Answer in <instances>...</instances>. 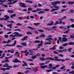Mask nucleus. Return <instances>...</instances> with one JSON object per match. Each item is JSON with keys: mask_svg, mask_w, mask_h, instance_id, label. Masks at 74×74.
<instances>
[{"mask_svg": "<svg viewBox=\"0 0 74 74\" xmlns=\"http://www.w3.org/2000/svg\"><path fill=\"white\" fill-rule=\"evenodd\" d=\"M51 37H52V36L51 35H49L47 36V38H51Z\"/></svg>", "mask_w": 74, "mask_h": 74, "instance_id": "obj_58", "label": "nucleus"}, {"mask_svg": "<svg viewBox=\"0 0 74 74\" xmlns=\"http://www.w3.org/2000/svg\"><path fill=\"white\" fill-rule=\"evenodd\" d=\"M4 36L5 37V38H8V35H4Z\"/></svg>", "mask_w": 74, "mask_h": 74, "instance_id": "obj_62", "label": "nucleus"}, {"mask_svg": "<svg viewBox=\"0 0 74 74\" xmlns=\"http://www.w3.org/2000/svg\"><path fill=\"white\" fill-rule=\"evenodd\" d=\"M68 39L67 38H62V41L64 42H67V41Z\"/></svg>", "mask_w": 74, "mask_h": 74, "instance_id": "obj_9", "label": "nucleus"}, {"mask_svg": "<svg viewBox=\"0 0 74 74\" xmlns=\"http://www.w3.org/2000/svg\"><path fill=\"white\" fill-rule=\"evenodd\" d=\"M7 1L6 0H4L3 1L2 0H0V2H1V3H3V2H6Z\"/></svg>", "mask_w": 74, "mask_h": 74, "instance_id": "obj_39", "label": "nucleus"}, {"mask_svg": "<svg viewBox=\"0 0 74 74\" xmlns=\"http://www.w3.org/2000/svg\"><path fill=\"white\" fill-rule=\"evenodd\" d=\"M24 17H18V19H23Z\"/></svg>", "mask_w": 74, "mask_h": 74, "instance_id": "obj_56", "label": "nucleus"}, {"mask_svg": "<svg viewBox=\"0 0 74 74\" xmlns=\"http://www.w3.org/2000/svg\"><path fill=\"white\" fill-rule=\"evenodd\" d=\"M27 27V28H29V29H31V30H36L35 28H33L31 27H29L28 26V27Z\"/></svg>", "mask_w": 74, "mask_h": 74, "instance_id": "obj_17", "label": "nucleus"}, {"mask_svg": "<svg viewBox=\"0 0 74 74\" xmlns=\"http://www.w3.org/2000/svg\"><path fill=\"white\" fill-rule=\"evenodd\" d=\"M6 30H7V31H9V32H11L12 31V29H6Z\"/></svg>", "mask_w": 74, "mask_h": 74, "instance_id": "obj_41", "label": "nucleus"}, {"mask_svg": "<svg viewBox=\"0 0 74 74\" xmlns=\"http://www.w3.org/2000/svg\"><path fill=\"white\" fill-rule=\"evenodd\" d=\"M52 71V70H46V71L47 72H50V71Z\"/></svg>", "mask_w": 74, "mask_h": 74, "instance_id": "obj_59", "label": "nucleus"}, {"mask_svg": "<svg viewBox=\"0 0 74 74\" xmlns=\"http://www.w3.org/2000/svg\"><path fill=\"white\" fill-rule=\"evenodd\" d=\"M23 63H24V64H23L22 65V66L23 67H24V66H27V64L25 62H24V61H23Z\"/></svg>", "mask_w": 74, "mask_h": 74, "instance_id": "obj_10", "label": "nucleus"}, {"mask_svg": "<svg viewBox=\"0 0 74 74\" xmlns=\"http://www.w3.org/2000/svg\"><path fill=\"white\" fill-rule=\"evenodd\" d=\"M67 45H68V44L64 43V44H63V46L64 47H65V46H67Z\"/></svg>", "mask_w": 74, "mask_h": 74, "instance_id": "obj_57", "label": "nucleus"}, {"mask_svg": "<svg viewBox=\"0 0 74 74\" xmlns=\"http://www.w3.org/2000/svg\"><path fill=\"white\" fill-rule=\"evenodd\" d=\"M74 44V42H70L69 43V45H73Z\"/></svg>", "mask_w": 74, "mask_h": 74, "instance_id": "obj_42", "label": "nucleus"}, {"mask_svg": "<svg viewBox=\"0 0 74 74\" xmlns=\"http://www.w3.org/2000/svg\"><path fill=\"white\" fill-rule=\"evenodd\" d=\"M16 43V40H15L14 41V43L12 44V46L13 47H14V46H15Z\"/></svg>", "mask_w": 74, "mask_h": 74, "instance_id": "obj_27", "label": "nucleus"}, {"mask_svg": "<svg viewBox=\"0 0 74 74\" xmlns=\"http://www.w3.org/2000/svg\"><path fill=\"white\" fill-rule=\"evenodd\" d=\"M62 50V52H66V51H67V49H64Z\"/></svg>", "mask_w": 74, "mask_h": 74, "instance_id": "obj_63", "label": "nucleus"}, {"mask_svg": "<svg viewBox=\"0 0 74 74\" xmlns=\"http://www.w3.org/2000/svg\"><path fill=\"white\" fill-rule=\"evenodd\" d=\"M69 11L71 13H73V12H74V10H73L72 9H71V10H70Z\"/></svg>", "mask_w": 74, "mask_h": 74, "instance_id": "obj_43", "label": "nucleus"}, {"mask_svg": "<svg viewBox=\"0 0 74 74\" xmlns=\"http://www.w3.org/2000/svg\"><path fill=\"white\" fill-rule=\"evenodd\" d=\"M32 70L33 71H34V72L37 71V69L36 68Z\"/></svg>", "mask_w": 74, "mask_h": 74, "instance_id": "obj_32", "label": "nucleus"}, {"mask_svg": "<svg viewBox=\"0 0 74 74\" xmlns=\"http://www.w3.org/2000/svg\"><path fill=\"white\" fill-rule=\"evenodd\" d=\"M59 22L58 21H57L56 22V23H55V25H58V24H59Z\"/></svg>", "mask_w": 74, "mask_h": 74, "instance_id": "obj_44", "label": "nucleus"}, {"mask_svg": "<svg viewBox=\"0 0 74 74\" xmlns=\"http://www.w3.org/2000/svg\"><path fill=\"white\" fill-rule=\"evenodd\" d=\"M38 6L39 7H41L42 5L41 4L39 3L38 5Z\"/></svg>", "mask_w": 74, "mask_h": 74, "instance_id": "obj_51", "label": "nucleus"}, {"mask_svg": "<svg viewBox=\"0 0 74 74\" xmlns=\"http://www.w3.org/2000/svg\"><path fill=\"white\" fill-rule=\"evenodd\" d=\"M25 5V4L24 3H20L19 5L21 6V7H26V6Z\"/></svg>", "mask_w": 74, "mask_h": 74, "instance_id": "obj_5", "label": "nucleus"}, {"mask_svg": "<svg viewBox=\"0 0 74 74\" xmlns=\"http://www.w3.org/2000/svg\"><path fill=\"white\" fill-rule=\"evenodd\" d=\"M12 62L14 63H21V61L18 60L17 59H14V60L12 61Z\"/></svg>", "mask_w": 74, "mask_h": 74, "instance_id": "obj_4", "label": "nucleus"}, {"mask_svg": "<svg viewBox=\"0 0 74 74\" xmlns=\"http://www.w3.org/2000/svg\"><path fill=\"white\" fill-rule=\"evenodd\" d=\"M25 2L26 3H33V1L29 0H26L25 1Z\"/></svg>", "mask_w": 74, "mask_h": 74, "instance_id": "obj_16", "label": "nucleus"}, {"mask_svg": "<svg viewBox=\"0 0 74 74\" xmlns=\"http://www.w3.org/2000/svg\"><path fill=\"white\" fill-rule=\"evenodd\" d=\"M54 24L53 22H52L51 23L48 24H47L48 26H51V25H53Z\"/></svg>", "mask_w": 74, "mask_h": 74, "instance_id": "obj_23", "label": "nucleus"}, {"mask_svg": "<svg viewBox=\"0 0 74 74\" xmlns=\"http://www.w3.org/2000/svg\"><path fill=\"white\" fill-rule=\"evenodd\" d=\"M37 56L36 55H34V56H32L31 58L32 59H35L36 58H37Z\"/></svg>", "mask_w": 74, "mask_h": 74, "instance_id": "obj_20", "label": "nucleus"}, {"mask_svg": "<svg viewBox=\"0 0 74 74\" xmlns=\"http://www.w3.org/2000/svg\"><path fill=\"white\" fill-rule=\"evenodd\" d=\"M45 60H52V58L50 57L49 58H47L46 59H45Z\"/></svg>", "mask_w": 74, "mask_h": 74, "instance_id": "obj_26", "label": "nucleus"}, {"mask_svg": "<svg viewBox=\"0 0 74 74\" xmlns=\"http://www.w3.org/2000/svg\"><path fill=\"white\" fill-rule=\"evenodd\" d=\"M54 58H51V60H56V61H60L62 62V59H58V57H55Z\"/></svg>", "mask_w": 74, "mask_h": 74, "instance_id": "obj_2", "label": "nucleus"}, {"mask_svg": "<svg viewBox=\"0 0 74 74\" xmlns=\"http://www.w3.org/2000/svg\"><path fill=\"white\" fill-rule=\"evenodd\" d=\"M3 67H10V68H12V66H9L8 64V63H6L5 65H3Z\"/></svg>", "mask_w": 74, "mask_h": 74, "instance_id": "obj_6", "label": "nucleus"}, {"mask_svg": "<svg viewBox=\"0 0 74 74\" xmlns=\"http://www.w3.org/2000/svg\"><path fill=\"white\" fill-rule=\"evenodd\" d=\"M35 43H39V42H40V41L39 40H36L35 41Z\"/></svg>", "mask_w": 74, "mask_h": 74, "instance_id": "obj_46", "label": "nucleus"}, {"mask_svg": "<svg viewBox=\"0 0 74 74\" xmlns=\"http://www.w3.org/2000/svg\"><path fill=\"white\" fill-rule=\"evenodd\" d=\"M14 52V50L13 49H11L10 50V53H13Z\"/></svg>", "mask_w": 74, "mask_h": 74, "instance_id": "obj_38", "label": "nucleus"}, {"mask_svg": "<svg viewBox=\"0 0 74 74\" xmlns=\"http://www.w3.org/2000/svg\"><path fill=\"white\" fill-rule=\"evenodd\" d=\"M40 23H34V25H36V26H38V25H40Z\"/></svg>", "mask_w": 74, "mask_h": 74, "instance_id": "obj_36", "label": "nucleus"}, {"mask_svg": "<svg viewBox=\"0 0 74 74\" xmlns=\"http://www.w3.org/2000/svg\"><path fill=\"white\" fill-rule=\"evenodd\" d=\"M4 17L6 18H4L5 21H6V20H8L9 19V16L7 15H5L4 16Z\"/></svg>", "mask_w": 74, "mask_h": 74, "instance_id": "obj_8", "label": "nucleus"}, {"mask_svg": "<svg viewBox=\"0 0 74 74\" xmlns=\"http://www.w3.org/2000/svg\"><path fill=\"white\" fill-rule=\"evenodd\" d=\"M14 12V11L13 10H8V12H9V13H13Z\"/></svg>", "mask_w": 74, "mask_h": 74, "instance_id": "obj_15", "label": "nucleus"}, {"mask_svg": "<svg viewBox=\"0 0 74 74\" xmlns=\"http://www.w3.org/2000/svg\"><path fill=\"white\" fill-rule=\"evenodd\" d=\"M21 52L22 53H26V52H27V51L26 50L25 51H21Z\"/></svg>", "mask_w": 74, "mask_h": 74, "instance_id": "obj_53", "label": "nucleus"}, {"mask_svg": "<svg viewBox=\"0 0 74 74\" xmlns=\"http://www.w3.org/2000/svg\"><path fill=\"white\" fill-rule=\"evenodd\" d=\"M18 74H24V73L21 72H18Z\"/></svg>", "mask_w": 74, "mask_h": 74, "instance_id": "obj_64", "label": "nucleus"}, {"mask_svg": "<svg viewBox=\"0 0 74 74\" xmlns=\"http://www.w3.org/2000/svg\"><path fill=\"white\" fill-rule=\"evenodd\" d=\"M16 35H13V34H11L10 35V37H16Z\"/></svg>", "mask_w": 74, "mask_h": 74, "instance_id": "obj_29", "label": "nucleus"}, {"mask_svg": "<svg viewBox=\"0 0 74 74\" xmlns=\"http://www.w3.org/2000/svg\"><path fill=\"white\" fill-rule=\"evenodd\" d=\"M66 19V16H64L61 18L58 19V20L59 21H62V20H63V19Z\"/></svg>", "mask_w": 74, "mask_h": 74, "instance_id": "obj_11", "label": "nucleus"}, {"mask_svg": "<svg viewBox=\"0 0 74 74\" xmlns=\"http://www.w3.org/2000/svg\"><path fill=\"white\" fill-rule=\"evenodd\" d=\"M6 46H8V47H13L12 45H8V44H6Z\"/></svg>", "mask_w": 74, "mask_h": 74, "instance_id": "obj_49", "label": "nucleus"}, {"mask_svg": "<svg viewBox=\"0 0 74 74\" xmlns=\"http://www.w3.org/2000/svg\"><path fill=\"white\" fill-rule=\"evenodd\" d=\"M42 41H41V43L40 44H38V46H42Z\"/></svg>", "mask_w": 74, "mask_h": 74, "instance_id": "obj_28", "label": "nucleus"}, {"mask_svg": "<svg viewBox=\"0 0 74 74\" xmlns=\"http://www.w3.org/2000/svg\"><path fill=\"white\" fill-rule=\"evenodd\" d=\"M45 45H47L48 44H49V45H50V44H51V42H47L46 43H45Z\"/></svg>", "mask_w": 74, "mask_h": 74, "instance_id": "obj_31", "label": "nucleus"}, {"mask_svg": "<svg viewBox=\"0 0 74 74\" xmlns=\"http://www.w3.org/2000/svg\"><path fill=\"white\" fill-rule=\"evenodd\" d=\"M49 69H50L51 68H52L51 67H52V64H49Z\"/></svg>", "mask_w": 74, "mask_h": 74, "instance_id": "obj_33", "label": "nucleus"}, {"mask_svg": "<svg viewBox=\"0 0 74 74\" xmlns=\"http://www.w3.org/2000/svg\"><path fill=\"white\" fill-rule=\"evenodd\" d=\"M39 59L40 60L42 61H44V60H45V58H44L40 57L39 58Z\"/></svg>", "mask_w": 74, "mask_h": 74, "instance_id": "obj_18", "label": "nucleus"}, {"mask_svg": "<svg viewBox=\"0 0 74 74\" xmlns=\"http://www.w3.org/2000/svg\"><path fill=\"white\" fill-rule=\"evenodd\" d=\"M21 44H22V45L25 47H26V45H27V44L25 43H21Z\"/></svg>", "mask_w": 74, "mask_h": 74, "instance_id": "obj_21", "label": "nucleus"}, {"mask_svg": "<svg viewBox=\"0 0 74 74\" xmlns=\"http://www.w3.org/2000/svg\"><path fill=\"white\" fill-rule=\"evenodd\" d=\"M2 55L3 56L0 57V59H2V58H4V56H5V53H3L2 54Z\"/></svg>", "mask_w": 74, "mask_h": 74, "instance_id": "obj_30", "label": "nucleus"}, {"mask_svg": "<svg viewBox=\"0 0 74 74\" xmlns=\"http://www.w3.org/2000/svg\"><path fill=\"white\" fill-rule=\"evenodd\" d=\"M3 7H6V8H7L8 7V5H7L3 4Z\"/></svg>", "mask_w": 74, "mask_h": 74, "instance_id": "obj_45", "label": "nucleus"}, {"mask_svg": "<svg viewBox=\"0 0 74 74\" xmlns=\"http://www.w3.org/2000/svg\"><path fill=\"white\" fill-rule=\"evenodd\" d=\"M69 4H73V2H68Z\"/></svg>", "mask_w": 74, "mask_h": 74, "instance_id": "obj_52", "label": "nucleus"}, {"mask_svg": "<svg viewBox=\"0 0 74 74\" xmlns=\"http://www.w3.org/2000/svg\"><path fill=\"white\" fill-rule=\"evenodd\" d=\"M50 69H53L54 70H55V69H56V67L55 66L50 68Z\"/></svg>", "mask_w": 74, "mask_h": 74, "instance_id": "obj_48", "label": "nucleus"}, {"mask_svg": "<svg viewBox=\"0 0 74 74\" xmlns=\"http://www.w3.org/2000/svg\"><path fill=\"white\" fill-rule=\"evenodd\" d=\"M21 47H23L20 45H17L16 46V48H20Z\"/></svg>", "mask_w": 74, "mask_h": 74, "instance_id": "obj_47", "label": "nucleus"}, {"mask_svg": "<svg viewBox=\"0 0 74 74\" xmlns=\"http://www.w3.org/2000/svg\"><path fill=\"white\" fill-rule=\"evenodd\" d=\"M38 14H44V13H45V12L44 11H42L38 12Z\"/></svg>", "mask_w": 74, "mask_h": 74, "instance_id": "obj_19", "label": "nucleus"}, {"mask_svg": "<svg viewBox=\"0 0 74 74\" xmlns=\"http://www.w3.org/2000/svg\"><path fill=\"white\" fill-rule=\"evenodd\" d=\"M50 7L51 8H54L52 9V10H51L50 11L51 12H53V11H58V10H59V9H60V7L56 5H54L53 6H50Z\"/></svg>", "mask_w": 74, "mask_h": 74, "instance_id": "obj_1", "label": "nucleus"}, {"mask_svg": "<svg viewBox=\"0 0 74 74\" xmlns=\"http://www.w3.org/2000/svg\"><path fill=\"white\" fill-rule=\"evenodd\" d=\"M43 11H50V10L48 9H46L45 10H43Z\"/></svg>", "mask_w": 74, "mask_h": 74, "instance_id": "obj_35", "label": "nucleus"}, {"mask_svg": "<svg viewBox=\"0 0 74 74\" xmlns=\"http://www.w3.org/2000/svg\"><path fill=\"white\" fill-rule=\"evenodd\" d=\"M40 37L42 38L45 37V35H44V34H42L40 35Z\"/></svg>", "mask_w": 74, "mask_h": 74, "instance_id": "obj_25", "label": "nucleus"}, {"mask_svg": "<svg viewBox=\"0 0 74 74\" xmlns=\"http://www.w3.org/2000/svg\"><path fill=\"white\" fill-rule=\"evenodd\" d=\"M52 5H56L57 4H60V2L59 1H56L55 2H53L51 3Z\"/></svg>", "mask_w": 74, "mask_h": 74, "instance_id": "obj_3", "label": "nucleus"}, {"mask_svg": "<svg viewBox=\"0 0 74 74\" xmlns=\"http://www.w3.org/2000/svg\"><path fill=\"white\" fill-rule=\"evenodd\" d=\"M45 29L46 30H53V28H51L49 27L45 28Z\"/></svg>", "mask_w": 74, "mask_h": 74, "instance_id": "obj_14", "label": "nucleus"}, {"mask_svg": "<svg viewBox=\"0 0 74 74\" xmlns=\"http://www.w3.org/2000/svg\"><path fill=\"white\" fill-rule=\"evenodd\" d=\"M66 10V9H62L61 10V12H64V11H65Z\"/></svg>", "mask_w": 74, "mask_h": 74, "instance_id": "obj_61", "label": "nucleus"}, {"mask_svg": "<svg viewBox=\"0 0 74 74\" xmlns=\"http://www.w3.org/2000/svg\"><path fill=\"white\" fill-rule=\"evenodd\" d=\"M26 33L27 34H33L30 31H28Z\"/></svg>", "mask_w": 74, "mask_h": 74, "instance_id": "obj_24", "label": "nucleus"}, {"mask_svg": "<svg viewBox=\"0 0 74 74\" xmlns=\"http://www.w3.org/2000/svg\"><path fill=\"white\" fill-rule=\"evenodd\" d=\"M12 26V24L11 23V24H9L7 25V26L8 27H10V26Z\"/></svg>", "mask_w": 74, "mask_h": 74, "instance_id": "obj_54", "label": "nucleus"}, {"mask_svg": "<svg viewBox=\"0 0 74 74\" xmlns=\"http://www.w3.org/2000/svg\"><path fill=\"white\" fill-rule=\"evenodd\" d=\"M64 68H66V66H63L62 67H61L60 68V70H63V69H64Z\"/></svg>", "mask_w": 74, "mask_h": 74, "instance_id": "obj_37", "label": "nucleus"}, {"mask_svg": "<svg viewBox=\"0 0 74 74\" xmlns=\"http://www.w3.org/2000/svg\"><path fill=\"white\" fill-rule=\"evenodd\" d=\"M41 10H42V9L41 8H38L36 9L37 11H40Z\"/></svg>", "mask_w": 74, "mask_h": 74, "instance_id": "obj_34", "label": "nucleus"}, {"mask_svg": "<svg viewBox=\"0 0 74 74\" xmlns=\"http://www.w3.org/2000/svg\"><path fill=\"white\" fill-rule=\"evenodd\" d=\"M27 38V36H25L23 38H22L21 39V40H22V41H25V40H27L28 39Z\"/></svg>", "mask_w": 74, "mask_h": 74, "instance_id": "obj_12", "label": "nucleus"}, {"mask_svg": "<svg viewBox=\"0 0 74 74\" xmlns=\"http://www.w3.org/2000/svg\"><path fill=\"white\" fill-rule=\"evenodd\" d=\"M29 53L30 55H34L33 54V51L32 49H30L29 50Z\"/></svg>", "mask_w": 74, "mask_h": 74, "instance_id": "obj_7", "label": "nucleus"}, {"mask_svg": "<svg viewBox=\"0 0 74 74\" xmlns=\"http://www.w3.org/2000/svg\"><path fill=\"white\" fill-rule=\"evenodd\" d=\"M55 47H56V46H55L53 47V50H55L56 48Z\"/></svg>", "mask_w": 74, "mask_h": 74, "instance_id": "obj_60", "label": "nucleus"}, {"mask_svg": "<svg viewBox=\"0 0 74 74\" xmlns=\"http://www.w3.org/2000/svg\"><path fill=\"white\" fill-rule=\"evenodd\" d=\"M70 59H65V60L63 59H61V62H66V60H69Z\"/></svg>", "mask_w": 74, "mask_h": 74, "instance_id": "obj_13", "label": "nucleus"}, {"mask_svg": "<svg viewBox=\"0 0 74 74\" xmlns=\"http://www.w3.org/2000/svg\"><path fill=\"white\" fill-rule=\"evenodd\" d=\"M29 52H27L25 54V56H28V55H29Z\"/></svg>", "mask_w": 74, "mask_h": 74, "instance_id": "obj_55", "label": "nucleus"}, {"mask_svg": "<svg viewBox=\"0 0 74 74\" xmlns=\"http://www.w3.org/2000/svg\"><path fill=\"white\" fill-rule=\"evenodd\" d=\"M0 69L1 70H3V71H5L6 70V68L3 67L1 68Z\"/></svg>", "mask_w": 74, "mask_h": 74, "instance_id": "obj_22", "label": "nucleus"}, {"mask_svg": "<svg viewBox=\"0 0 74 74\" xmlns=\"http://www.w3.org/2000/svg\"><path fill=\"white\" fill-rule=\"evenodd\" d=\"M69 74H74V71H71L69 72Z\"/></svg>", "mask_w": 74, "mask_h": 74, "instance_id": "obj_50", "label": "nucleus"}, {"mask_svg": "<svg viewBox=\"0 0 74 74\" xmlns=\"http://www.w3.org/2000/svg\"><path fill=\"white\" fill-rule=\"evenodd\" d=\"M53 53H54V54H56L57 55L59 54V53H58L57 52H56V51H54L53 52Z\"/></svg>", "mask_w": 74, "mask_h": 74, "instance_id": "obj_40", "label": "nucleus"}]
</instances>
